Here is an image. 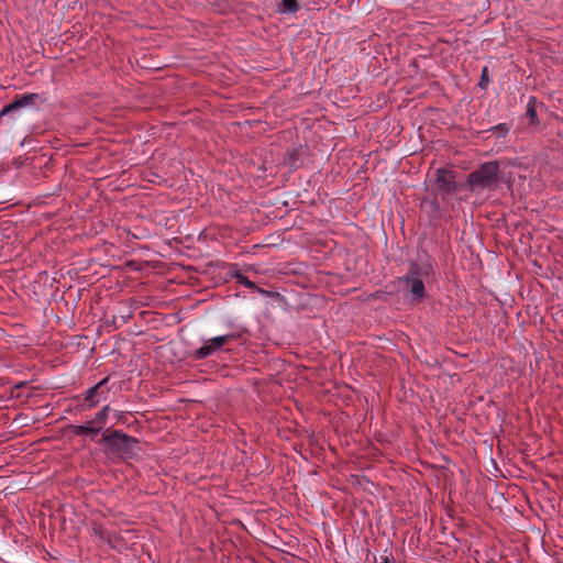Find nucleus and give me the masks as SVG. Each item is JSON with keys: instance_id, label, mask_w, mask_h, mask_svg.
I'll use <instances>...</instances> for the list:
<instances>
[{"instance_id": "obj_1", "label": "nucleus", "mask_w": 563, "mask_h": 563, "mask_svg": "<svg viewBox=\"0 0 563 563\" xmlns=\"http://www.w3.org/2000/svg\"><path fill=\"white\" fill-rule=\"evenodd\" d=\"M498 180V164L488 162L483 164L477 170L473 172L468 177L472 187L486 188L496 184Z\"/></svg>"}, {"instance_id": "obj_2", "label": "nucleus", "mask_w": 563, "mask_h": 563, "mask_svg": "<svg viewBox=\"0 0 563 563\" xmlns=\"http://www.w3.org/2000/svg\"><path fill=\"white\" fill-rule=\"evenodd\" d=\"M233 339H234V335L230 333V334L219 335V336H214L209 340H206L203 342V345L196 351V353H195L196 358L201 360V358L212 355L217 351H220L224 346V344L229 343Z\"/></svg>"}, {"instance_id": "obj_3", "label": "nucleus", "mask_w": 563, "mask_h": 563, "mask_svg": "<svg viewBox=\"0 0 563 563\" xmlns=\"http://www.w3.org/2000/svg\"><path fill=\"white\" fill-rule=\"evenodd\" d=\"M108 378L100 380L97 385L86 391L85 400L89 407L98 405L101 400H106L108 396V388L106 386Z\"/></svg>"}, {"instance_id": "obj_4", "label": "nucleus", "mask_w": 563, "mask_h": 563, "mask_svg": "<svg viewBox=\"0 0 563 563\" xmlns=\"http://www.w3.org/2000/svg\"><path fill=\"white\" fill-rule=\"evenodd\" d=\"M110 443L120 453L126 454L132 451V448L136 442L123 432L114 431L110 437Z\"/></svg>"}, {"instance_id": "obj_5", "label": "nucleus", "mask_w": 563, "mask_h": 563, "mask_svg": "<svg viewBox=\"0 0 563 563\" xmlns=\"http://www.w3.org/2000/svg\"><path fill=\"white\" fill-rule=\"evenodd\" d=\"M437 187L444 192H451L455 189V181L452 173L446 169H438L437 173Z\"/></svg>"}, {"instance_id": "obj_6", "label": "nucleus", "mask_w": 563, "mask_h": 563, "mask_svg": "<svg viewBox=\"0 0 563 563\" xmlns=\"http://www.w3.org/2000/svg\"><path fill=\"white\" fill-rule=\"evenodd\" d=\"M36 97V95H23L20 99L3 107L0 112V115H7L15 110L31 106Z\"/></svg>"}, {"instance_id": "obj_7", "label": "nucleus", "mask_w": 563, "mask_h": 563, "mask_svg": "<svg viewBox=\"0 0 563 563\" xmlns=\"http://www.w3.org/2000/svg\"><path fill=\"white\" fill-rule=\"evenodd\" d=\"M410 294L413 299H421L424 295V285L419 278H411L407 280Z\"/></svg>"}, {"instance_id": "obj_8", "label": "nucleus", "mask_w": 563, "mask_h": 563, "mask_svg": "<svg viewBox=\"0 0 563 563\" xmlns=\"http://www.w3.org/2000/svg\"><path fill=\"white\" fill-rule=\"evenodd\" d=\"M299 9V5L296 0H282L278 4L279 13H295Z\"/></svg>"}, {"instance_id": "obj_9", "label": "nucleus", "mask_w": 563, "mask_h": 563, "mask_svg": "<svg viewBox=\"0 0 563 563\" xmlns=\"http://www.w3.org/2000/svg\"><path fill=\"white\" fill-rule=\"evenodd\" d=\"M101 427L95 428L91 426V423H88L86 426H80L78 428V434H91L96 435L100 432Z\"/></svg>"}, {"instance_id": "obj_10", "label": "nucleus", "mask_w": 563, "mask_h": 563, "mask_svg": "<svg viewBox=\"0 0 563 563\" xmlns=\"http://www.w3.org/2000/svg\"><path fill=\"white\" fill-rule=\"evenodd\" d=\"M109 411V406H104L97 415L93 420V422H97L99 424H103Z\"/></svg>"}, {"instance_id": "obj_11", "label": "nucleus", "mask_w": 563, "mask_h": 563, "mask_svg": "<svg viewBox=\"0 0 563 563\" xmlns=\"http://www.w3.org/2000/svg\"><path fill=\"white\" fill-rule=\"evenodd\" d=\"M241 283L245 284L246 286H252L253 284L247 282L245 278L241 279Z\"/></svg>"}, {"instance_id": "obj_12", "label": "nucleus", "mask_w": 563, "mask_h": 563, "mask_svg": "<svg viewBox=\"0 0 563 563\" xmlns=\"http://www.w3.org/2000/svg\"><path fill=\"white\" fill-rule=\"evenodd\" d=\"M528 112H529V114H530L531 117H533V115H534L533 110L529 109V110H528Z\"/></svg>"}, {"instance_id": "obj_13", "label": "nucleus", "mask_w": 563, "mask_h": 563, "mask_svg": "<svg viewBox=\"0 0 563 563\" xmlns=\"http://www.w3.org/2000/svg\"><path fill=\"white\" fill-rule=\"evenodd\" d=\"M385 563H388L387 559L385 560Z\"/></svg>"}]
</instances>
